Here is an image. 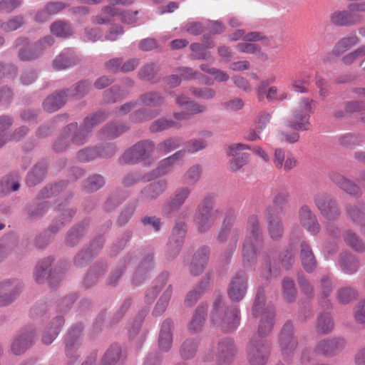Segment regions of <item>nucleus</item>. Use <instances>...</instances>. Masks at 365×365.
Masks as SVG:
<instances>
[{
  "instance_id": "obj_30",
  "label": "nucleus",
  "mask_w": 365,
  "mask_h": 365,
  "mask_svg": "<svg viewBox=\"0 0 365 365\" xmlns=\"http://www.w3.org/2000/svg\"><path fill=\"white\" fill-rule=\"evenodd\" d=\"M187 217V213L182 211L179 213L178 220L175 221L169 240L178 245H183L187 232V225L185 220Z\"/></svg>"
},
{
  "instance_id": "obj_1",
  "label": "nucleus",
  "mask_w": 365,
  "mask_h": 365,
  "mask_svg": "<svg viewBox=\"0 0 365 365\" xmlns=\"http://www.w3.org/2000/svg\"><path fill=\"white\" fill-rule=\"evenodd\" d=\"M106 118L103 113H99L85 118L79 128L76 123H71L63 128L60 136L53 145L56 152L65 150L71 143L80 145L86 142L88 132Z\"/></svg>"
},
{
  "instance_id": "obj_37",
  "label": "nucleus",
  "mask_w": 365,
  "mask_h": 365,
  "mask_svg": "<svg viewBox=\"0 0 365 365\" xmlns=\"http://www.w3.org/2000/svg\"><path fill=\"white\" fill-rule=\"evenodd\" d=\"M199 344L200 339L197 337L185 339L179 349L181 359L184 361L193 359L197 352Z\"/></svg>"
},
{
  "instance_id": "obj_36",
  "label": "nucleus",
  "mask_w": 365,
  "mask_h": 365,
  "mask_svg": "<svg viewBox=\"0 0 365 365\" xmlns=\"http://www.w3.org/2000/svg\"><path fill=\"white\" fill-rule=\"evenodd\" d=\"M331 178L334 183L349 195L356 197L361 195L362 192L361 188L356 184L345 178L344 176L337 173H333L331 175Z\"/></svg>"
},
{
  "instance_id": "obj_23",
  "label": "nucleus",
  "mask_w": 365,
  "mask_h": 365,
  "mask_svg": "<svg viewBox=\"0 0 365 365\" xmlns=\"http://www.w3.org/2000/svg\"><path fill=\"white\" fill-rule=\"evenodd\" d=\"M246 232L244 241L262 244L264 240L263 230L260 217L258 215L252 214L248 217Z\"/></svg>"
},
{
  "instance_id": "obj_16",
  "label": "nucleus",
  "mask_w": 365,
  "mask_h": 365,
  "mask_svg": "<svg viewBox=\"0 0 365 365\" xmlns=\"http://www.w3.org/2000/svg\"><path fill=\"white\" fill-rule=\"evenodd\" d=\"M138 252L126 253L121 258L118 264L110 272L106 279V284L110 287L117 286L125 269L128 267L134 265L138 259Z\"/></svg>"
},
{
  "instance_id": "obj_12",
  "label": "nucleus",
  "mask_w": 365,
  "mask_h": 365,
  "mask_svg": "<svg viewBox=\"0 0 365 365\" xmlns=\"http://www.w3.org/2000/svg\"><path fill=\"white\" fill-rule=\"evenodd\" d=\"M191 193L187 187L178 188L162 207V215L171 218L180 209Z\"/></svg>"
},
{
  "instance_id": "obj_26",
  "label": "nucleus",
  "mask_w": 365,
  "mask_h": 365,
  "mask_svg": "<svg viewBox=\"0 0 365 365\" xmlns=\"http://www.w3.org/2000/svg\"><path fill=\"white\" fill-rule=\"evenodd\" d=\"M210 250L208 247H200L194 254L190 265V273L193 276L200 275L208 262Z\"/></svg>"
},
{
  "instance_id": "obj_60",
  "label": "nucleus",
  "mask_w": 365,
  "mask_h": 365,
  "mask_svg": "<svg viewBox=\"0 0 365 365\" xmlns=\"http://www.w3.org/2000/svg\"><path fill=\"white\" fill-rule=\"evenodd\" d=\"M282 289L284 299L292 302L295 299L297 290L294 282L290 277H284L282 281Z\"/></svg>"
},
{
  "instance_id": "obj_31",
  "label": "nucleus",
  "mask_w": 365,
  "mask_h": 365,
  "mask_svg": "<svg viewBox=\"0 0 365 365\" xmlns=\"http://www.w3.org/2000/svg\"><path fill=\"white\" fill-rule=\"evenodd\" d=\"M168 187L166 180H160L146 185L140 192V198L143 200L151 201L162 195Z\"/></svg>"
},
{
  "instance_id": "obj_49",
  "label": "nucleus",
  "mask_w": 365,
  "mask_h": 365,
  "mask_svg": "<svg viewBox=\"0 0 365 365\" xmlns=\"http://www.w3.org/2000/svg\"><path fill=\"white\" fill-rule=\"evenodd\" d=\"M66 7V4L61 2L48 3L45 9L36 15V21L43 22L49 19L50 15L57 14Z\"/></svg>"
},
{
  "instance_id": "obj_34",
  "label": "nucleus",
  "mask_w": 365,
  "mask_h": 365,
  "mask_svg": "<svg viewBox=\"0 0 365 365\" xmlns=\"http://www.w3.org/2000/svg\"><path fill=\"white\" fill-rule=\"evenodd\" d=\"M64 324V319L62 316H57L53 318L46 327L42 336V342L46 345L51 344L58 335L61 327Z\"/></svg>"
},
{
  "instance_id": "obj_22",
  "label": "nucleus",
  "mask_w": 365,
  "mask_h": 365,
  "mask_svg": "<svg viewBox=\"0 0 365 365\" xmlns=\"http://www.w3.org/2000/svg\"><path fill=\"white\" fill-rule=\"evenodd\" d=\"M174 324L172 319H165L160 328L158 347L160 352L167 353L173 346Z\"/></svg>"
},
{
  "instance_id": "obj_48",
  "label": "nucleus",
  "mask_w": 365,
  "mask_h": 365,
  "mask_svg": "<svg viewBox=\"0 0 365 365\" xmlns=\"http://www.w3.org/2000/svg\"><path fill=\"white\" fill-rule=\"evenodd\" d=\"M289 197V191L284 187L276 189L273 193L272 203L277 213L283 212L284 207L288 203Z\"/></svg>"
},
{
  "instance_id": "obj_51",
  "label": "nucleus",
  "mask_w": 365,
  "mask_h": 365,
  "mask_svg": "<svg viewBox=\"0 0 365 365\" xmlns=\"http://www.w3.org/2000/svg\"><path fill=\"white\" fill-rule=\"evenodd\" d=\"M334 327V323L331 314L328 312L322 313L317 318V331L322 334L330 333Z\"/></svg>"
},
{
  "instance_id": "obj_59",
  "label": "nucleus",
  "mask_w": 365,
  "mask_h": 365,
  "mask_svg": "<svg viewBox=\"0 0 365 365\" xmlns=\"http://www.w3.org/2000/svg\"><path fill=\"white\" fill-rule=\"evenodd\" d=\"M336 294L339 303L346 304L356 298L357 292L352 287H344L339 289Z\"/></svg>"
},
{
  "instance_id": "obj_20",
  "label": "nucleus",
  "mask_w": 365,
  "mask_h": 365,
  "mask_svg": "<svg viewBox=\"0 0 365 365\" xmlns=\"http://www.w3.org/2000/svg\"><path fill=\"white\" fill-rule=\"evenodd\" d=\"M298 217L300 225L311 235H316L320 232L317 215L308 205H304L299 208Z\"/></svg>"
},
{
  "instance_id": "obj_57",
  "label": "nucleus",
  "mask_w": 365,
  "mask_h": 365,
  "mask_svg": "<svg viewBox=\"0 0 365 365\" xmlns=\"http://www.w3.org/2000/svg\"><path fill=\"white\" fill-rule=\"evenodd\" d=\"M173 162V161H160L157 168L153 169L150 173L145 175L143 178L145 180L150 181L168 174L172 170Z\"/></svg>"
},
{
  "instance_id": "obj_39",
  "label": "nucleus",
  "mask_w": 365,
  "mask_h": 365,
  "mask_svg": "<svg viewBox=\"0 0 365 365\" xmlns=\"http://www.w3.org/2000/svg\"><path fill=\"white\" fill-rule=\"evenodd\" d=\"M108 269L106 262H98L91 267L83 280V285L88 288L95 285L98 279L104 275Z\"/></svg>"
},
{
  "instance_id": "obj_19",
  "label": "nucleus",
  "mask_w": 365,
  "mask_h": 365,
  "mask_svg": "<svg viewBox=\"0 0 365 365\" xmlns=\"http://www.w3.org/2000/svg\"><path fill=\"white\" fill-rule=\"evenodd\" d=\"M241 235L240 227H235L234 228H230L222 226L218 232L217 240L219 242L223 243L227 240H229V244L227 245V250L225 253L226 260L230 259L235 252L237 242Z\"/></svg>"
},
{
  "instance_id": "obj_58",
  "label": "nucleus",
  "mask_w": 365,
  "mask_h": 365,
  "mask_svg": "<svg viewBox=\"0 0 365 365\" xmlns=\"http://www.w3.org/2000/svg\"><path fill=\"white\" fill-rule=\"evenodd\" d=\"M289 94L284 90L279 89L275 86H272L266 91L264 97L269 102L283 101L288 98Z\"/></svg>"
},
{
  "instance_id": "obj_18",
  "label": "nucleus",
  "mask_w": 365,
  "mask_h": 365,
  "mask_svg": "<svg viewBox=\"0 0 365 365\" xmlns=\"http://www.w3.org/2000/svg\"><path fill=\"white\" fill-rule=\"evenodd\" d=\"M36 330L33 327L23 329L11 344V351L16 355L24 353L34 343Z\"/></svg>"
},
{
  "instance_id": "obj_10",
  "label": "nucleus",
  "mask_w": 365,
  "mask_h": 365,
  "mask_svg": "<svg viewBox=\"0 0 365 365\" xmlns=\"http://www.w3.org/2000/svg\"><path fill=\"white\" fill-rule=\"evenodd\" d=\"M83 331V324H77L70 328L64 339L66 355L73 361L80 356L78 349L81 344Z\"/></svg>"
},
{
  "instance_id": "obj_40",
  "label": "nucleus",
  "mask_w": 365,
  "mask_h": 365,
  "mask_svg": "<svg viewBox=\"0 0 365 365\" xmlns=\"http://www.w3.org/2000/svg\"><path fill=\"white\" fill-rule=\"evenodd\" d=\"M20 187V177L17 173L6 175L0 181V197L6 196Z\"/></svg>"
},
{
  "instance_id": "obj_11",
  "label": "nucleus",
  "mask_w": 365,
  "mask_h": 365,
  "mask_svg": "<svg viewBox=\"0 0 365 365\" xmlns=\"http://www.w3.org/2000/svg\"><path fill=\"white\" fill-rule=\"evenodd\" d=\"M53 258L52 257H46L39 261L35 268L34 277L38 284L43 283L46 279L49 280L51 286H55L56 282L60 281L61 277L56 269L53 268Z\"/></svg>"
},
{
  "instance_id": "obj_41",
  "label": "nucleus",
  "mask_w": 365,
  "mask_h": 365,
  "mask_svg": "<svg viewBox=\"0 0 365 365\" xmlns=\"http://www.w3.org/2000/svg\"><path fill=\"white\" fill-rule=\"evenodd\" d=\"M123 359L121 346L114 344L106 349L101 357L100 365H116Z\"/></svg>"
},
{
  "instance_id": "obj_8",
  "label": "nucleus",
  "mask_w": 365,
  "mask_h": 365,
  "mask_svg": "<svg viewBox=\"0 0 365 365\" xmlns=\"http://www.w3.org/2000/svg\"><path fill=\"white\" fill-rule=\"evenodd\" d=\"M132 252L139 253L134 264H135L138 261L139 262L135 268L131 280L134 284L140 285L148 277L149 274L155 267L154 252L152 250L143 253L138 250L133 251Z\"/></svg>"
},
{
  "instance_id": "obj_27",
  "label": "nucleus",
  "mask_w": 365,
  "mask_h": 365,
  "mask_svg": "<svg viewBox=\"0 0 365 365\" xmlns=\"http://www.w3.org/2000/svg\"><path fill=\"white\" fill-rule=\"evenodd\" d=\"M170 277V274L168 272H161L153 281L152 285L148 288L145 292V302L147 304H152L157 297L164 288L168 278Z\"/></svg>"
},
{
  "instance_id": "obj_3",
  "label": "nucleus",
  "mask_w": 365,
  "mask_h": 365,
  "mask_svg": "<svg viewBox=\"0 0 365 365\" xmlns=\"http://www.w3.org/2000/svg\"><path fill=\"white\" fill-rule=\"evenodd\" d=\"M252 314L255 318L261 317L257 334L255 335L266 338L274 327L275 314L272 306H265V294L262 287L258 288L257 291Z\"/></svg>"
},
{
  "instance_id": "obj_44",
  "label": "nucleus",
  "mask_w": 365,
  "mask_h": 365,
  "mask_svg": "<svg viewBox=\"0 0 365 365\" xmlns=\"http://www.w3.org/2000/svg\"><path fill=\"white\" fill-rule=\"evenodd\" d=\"M87 225V222H83L70 229L66 237V245L72 247L76 246L84 236Z\"/></svg>"
},
{
  "instance_id": "obj_62",
  "label": "nucleus",
  "mask_w": 365,
  "mask_h": 365,
  "mask_svg": "<svg viewBox=\"0 0 365 365\" xmlns=\"http://www.w3.org/2000/svg\"><path fill=\"white\" fill-rule=\"evenodd\" d=\"M16 245V240L11 237H6L0 240V262L14 250Z\"/></svg>"
},
{
  "instance_id": "obj_6",
  "label": "nucleus",
  "mask_w": 365,
  "mask_h": 365,
  "mask_svg": "<svg viewBox=\"0 0 365 365\" xmlns=\"http://www.w3.org/2000/svg\"><path fill=\"white\" fill-rule=\"evenodd\" d=\"M315 103V101L312 99L302 98L297 108L293 111L292 118L287 121V126L294 130H308L310 113Z\"/></svg>"
},
{
  "instance_id": "obj_25",
  "label": "nucleus",
  "mask_w": 365,
  "mask_h": 365,
  "mask_svg": "<svg viewBox=\"0 0 365 365\" xmlns=\"http://www.w3.org/2000/svg\"><path fill=\"white\" fill-rule=\"evenodd\" d=\"M154 146V143L152 141H140L124 153V160H140L148 158L153 153Z\"/></svg>"
},
{
  "instance_id": "obj_13",
  "label": "nucleus",
  "mask_w": 365,
  "mask_h": 365,
  "mask_svg": "<svg viewBox=\"0 0 365 365\" xmlns=\"http://www.w3.org/2000/svg\"><path fill=\"white\" fill-rule=\"evenodd\" d=\"M268 235L273 241H279L284 232L283 220L273 206H268L264 214Z\"/></svg>"
},
{
  "instance_id": "obj_56",
  "label": "nucleus",
  "mask_w": 365,
  "mask_h": 365,
  "mask_svg": "<svg viewBox=\"0 0 365 365\" xmlns=\"http://www.w3.org/2000/svg\"><path fill=\"white\" fill-rule=\"evenodd\" d=\"M65 103V93H56L48 96L43 103V108L48 112H54Z\"/></svg>"
},
{
  "instance_id": "obj_46",
  "label": "nucleus",
  "mask_w": 365,
  "mask_h": 365,
  "mask_svg": "<svg viewBox=\"0 0 365 365\" xmlns=\"http://www.w3.org/2000/svg\"><path fill=\"white\" fill-rule=\"evenodd\" d=\"M359 41V37L355 34H351L347 36L341 38L334 46L333 53L339 56L351 49Z\"/></svg>"
},
{
  "instance_id": "obj_55",
  "label": "nucleus",
  "mask_w": 365,
  "mask_h": 365,
  "mask_svg": "<svg viewBox=\"0 0 365 365\" xmlns=\"http://www.w3.org/2000/svg\"><path fill=\"white\" fill-rule=\"evenodd\" d=\"M295 245L291 242L288 246L281 252L279 255V261L282 266L285 269H289L294 263L295 255Z\"/></svg>"
},
{
  "instance_id": "obj_32",
  "label": "nucleus",
  "mask_w": 365,
  "mask_h": 365,
  "mask_svg": "<svg viewBox=\"0 0 365 365\" xmlns=\"http://www.w3.org/2000/svg\"><path fill=\"white\" fill-rule=\"evenodd\" d=\"M207 315V306L200 304L195 309L194 314L187 324V329L192 334H197L202 331Z\"/></svg>"
},
{
  "instance_id": "obj_54",
  "label": "nucleus",
  "mask_w": 365,
  "mask_h": 365,
  "mask_svg": "<svg viewBox=\"0 0 365 365\" xmlns=\"http://www.w3.org/2000/svg\"><path fill=\"white\" fill-rule=\"evenodd\" d=\"M321 295L323 300L321 302L322 307L329 309L331 308V304L327 297L332 292V283L328 276L324 275L320 280Z\"/></svg>"
},
{
  "instance_id": "obj_9",
  "label": "nucleus",
  "mask_w": 365,
  "mask_h": 365,
  "mask_svg": "<svg viewBox=\"0 0 365 365\" xmlns=\"http://www.w3.org/2000/svg\"><path fill=\"white\" fill-rule=\"evenodd\" d=\"M23 283L18 279L10 278L0 281V308L14 303L20 296Z\"/></svg>"
},
{
  "instance_id": "obj_42",
  "label": "nucleus",
  "mask_w": 365,
  "mask_h": 365,
  "mask_svg": "<svg viewBox=\"0 0 365 365\" xmlns=\"http://www.w3.org/2000/svg\"><path fill=\"white\" fill-rule=\"evenodd\" d=\"M47 170V165L44 161L37 163L28 173L26 184L33 187L40 183L44 178Z\"/></svg>"
},
{
  "instance_id": "obj_7",
  "label": "nucleus",
  "mask_w": 365,
  "mask_h": 365,
  "mask_svg": "<svg viewBox=\"0 0 365 365\" xmlns=\"http://www.w3.org/2000/svg\"><path fill=\"white\" fill-rule=\"evenodd\" d=\"M277 344L283 359H291L297 347L298 341L294 335V326L290 321L283 325L278 335Z\"/></svg>"
},
{
  "instance_id": "obj_29",
  "label": "nucleus",
  "mask_w": 365,
  "mask_h": 365,
  "mask_svg": "<svg viewBox=\"0 0 365 365\" xmlns=\"http://www.w3.org/2000/svg\"><path fill=\"white\" fill-rule=\"evenodd\" d=\"M337 264L342 272L351 275L358 271L360 262L353 254L344 252L339 255Z\"/></svg>"
},
{
  "instance_id": "obj_17",
  "label": "nucleus",
  "mask_w": 365,
  "mask_h": 365,
  "mask_svg": "<svg viewBox=\"0 0 365 365\" xmlns=\"http://www.w3.org/2000/svg\"><path fill=\"white\" fill-rule=\"evenodd\" d=\"M247 290V276L245 272L240 271L231 279L227 289V294L231 300L241 301Z\"/></svg>"
},
{
  "instance_id": "obj_45",
  "label": "nucleus",
  "mask_w": 365,
  "mask_h": 365,
  "mask_svg": "<svg viewBox=\"0 0 365 365\" xmlns=\"http://www.w3.org/2000/svg\"><path fill=\"white\" fill-rule=\"evenodd\" d=\"M207 145V141L202 138L190 140L186 143L185 149L184 150H180L173 155L167 158L165 160H179L180 158H185L186 151L195 153L205 148Z\"/></svg>"
},
{
  "instance_id": "obj_15",
  "label": "nucleus",
  "mask_w": 365,
  "mask_h": 365,
  "mask_svg": "<svg viewBox=\"0 0 365 365\" xmlns=\"http://www.w3.org/2000/svg\"><path fill=\"white\" fill-rule=\"evenodd\" d=\"M314 204L320 213L329 220H335L340 215L336 202L325 193L314 197Z\"/></svg>"
},
{
  "instance_id": "obj_63",
  "label": "nucleus",
  "mask_w": 365,
  "mask_h": 365,
  "mask_svg": "<svg viewBox=\"0 0 365 365\" xmlns=\"http://www.w3.org/2000/svg\"><path fill=\"white\" fill-rule=\"evenodd\" d=\"M202 168L196 164L190 167L184 174L183 178L186 184L190 185H195L200 178Z\"/></svg>"
},
{
  "instance_id": "obj_53",
  "label": "nucleus",
  "mask_w": 365,
  "mask_h": 365,
  "mask_svg": "<svg viewBox=\"0 0 365 365\" xmlns=\"http://www.w3.org/2000/svg\"><path fill=\"white\" fill-rule=\"evenodd\" d=\"M104 178L98 174H94L86 179L82 183V189L88 192H93L105 185Z\"/></svg>"
},
{
  "instance_id": "obj_24",
  "label": "nucleus",
  "mask_w": 365,
  "mask_h": 365,
  "mask_svg": "<svg viewBox=\"0 0 365 365\" xmlns=\"http://www.w3.org/2000/svg\"><path fill=\"white\" fill-rule=\"evenodd\" d=\"M236 353V347L230 339H222L218 343L216 363L217 365H229Z\"/></svg>"
},
{
  "instance_id": "obj_28",
  "label": "nucleus",
  "mask_w": 365,
  "mask_h": 365,
  "mask_svg": "<svg viewBox=\"0 0 365 365\" xmlns=\"http://www.w3.org/2000/svg\"><path fill=\"white\" fill-rule=\"evenodd\" d=\"M261 243L244 241L242 244V264L247 269H253L257 261V247Z\"/></svg>"
},
{
  "instance_id": "obj_4",
  "label": "nucleus",
  "mask_w": 365,
  "mask_h": 365,
  "mask_svg": "<svg viewBox=\"0 0 365 365\" xmlns=\"http://www.w3.org/2000/svg\"><path fill=\"white\" fill-rule=\"evenodd\" d=\"M215 196L213 194L205 195L197 205L193 221L200 233L208 232L215 225L221 212L215 209Z\"/></svg>"
},
{
  "instance_id": "obj_38",
  "label": "nucleus",
  "mask_w": 365,
  "mask_h": 365,
  "mask_svg": "<svg viewBox=\"0 0 365 365\" xmlns=\"http://www.w3.org/2000/svg\"><path fill=\"white\" fill-rule=\"evenodd\" d=\"M225 152L227 157L243 160L250 157L251 146L241 143L228 144L225 145Z\"/></svg>"
},
{
  "instance_id": "obj_35",
  "label": "nucleus",
  "mask_w": 365,
  "mask_h": 365,
  "mask_svg": "<svg viewBox=\"0 0 365 365\" xmlns=\"http://www.w3.org/2000/svg\"><path fill=\"white\" fill-rule=\"evenodd\" d=\"M361 17L360 15L352 13L351 11H337L331 15V21L336 26L352 25L360 22Z\"/></svg>"
},
{
  "instance_id": "obj_64",
  "label": "nucleus",
  "mask_w": 365,
  "mask_h": 365,
  "mask_svg": "<svg viewBox=\"0 0 365 365\" xmlns=\"http://www.w3.org/2000/svg\"><path fill=\"white\" fill-rule=\"evenodd\" d=\"M136 207V202L128 204L127 205H125L124 208L121 210L118 217L117 224L119 226L125 225L133 217L135 211Z\"/></svg>"
},
{
  "instance_id": "obj_61",
  "label": "nucleus",
  "mask_w": 365,
  "mask_h": 365,
  "mask_svg": "<svg viewBox=\"0 0 365 365\" xmlns=\"http://www.w3.org/2000/svg\"><path fill=\"white\" fill-rule=\"evenodd\" d=\"M125 198L126 195L119 191L112 193L105 202V210L108 212L113 211L118 207Z\"/></svg>"
},
{
  "instance_id": "obj_47",
  "label": "nucleus",
  "mask_w": 365,
  "mask_h": 365,
  "mask_svg": "<svg viewBox=\"0 0 365 365\" xmlns=\"http://www.w3.org/2000/svg\"><path fill=\"white\" fill-rule=\"evenodd\" d=\"M173 294V286L169 284L165 291L163 292L157 303L155 304L153 310V315L155 317H159L162 315L166 310L170 298Z\"/></svg>"
},
{
  "instance_id": "obj_52",
  "label": "nucleus",
  "mask_w": 365,
  "mask_h": 365,
  "mask_svg": "<svg viewBox=\"0 0 365 365\" xmlns=\"http://www.w3.org/2000/svg\"><path fill=\"white\" fill-rule=\"evenodd\" d=\"M346 244L357 252H365V243L351 230H346L343 235Z\"/></svg>"
},
{
  "instance_id": "obj_14",
  "label": "nucleus",
  "mask_w": 365,
  "mask_h": 365,
  "mask_svg": "<svg viewBox=\"0 0 365 365\" xmlns=\"http://www.w3.org/2000/svg\"><path fill=\"white\" fill-rule=\"evenodd\" d=\"M346 340L343 337L325 339L317 344L314 352L318 355L332 357L341 351L346 347Z\"/></svg>"
},
{
  "instance_id": "obj_43",
  "label": "nucleus",
  "mask_w": 365,
  "mask_h": 365,
  "mask_svg": "<svg viewBox=\"0 0 365 365\" xmlns=\"http://www.w3.org/2000/svg\"><path fill=\"white\" fill-rule=\"evenodd\" d=\"M51 204L48 201L34 203L27 206L25 210L26 218L30 221H35L42 217L48 210Z\"/></svg>"
},
{
  "instance_id": "obj_2",
  "label": "nucleus",
  "mask_w": 365,
  "mask_h": 365,
  "mask_svg": "<svg viewBox=\"0 0 365 365\" xmlns=\"http://www.w3.org/2000/svg\"><path fill=\"white\" fill-rule=\"evenodd\" d=\"M212 322L225 332L235 331L240 325V310L237 306L226 305L217 296L212 304L210 313Z\"/></svg>"
},
{
  "instance_id": "obj_21",
  "label": "nucleus",
  "mask_w": 365,
  "mask_h": 365,
  "mask_svg": "<svg viewBox=\"0 0 365 365\" xmlns=\"http://www.w3.org/2000/svg\"><path fill=\"white\" fill-rule=\"evenodd\" d=\"M116 151V147L113 143H106L93 148H86L78 152V158L82 160H91L93 158H111Z\"/></svg>"
},
{
  "instance_id": "obj_50",
  "label": "nucleus",
  "mask_w": 365,
  "mask_h": 365,
  "mask_svg": "<svg viewBox=\"0 0 365 365\" xmlns=\"http://www.w3.org/2000/svg\"><path fill=\"white\" fill-rule=\"evenodd\" d=\"M67 181L62 180L57 183L44 187L38 194V199H46L56 196L67 186Z\"/></svg>"
},
{
  "instance_id": "obj_5",
  "label": "nucleus",
  "mask_w": 365,
  "mask_h": 365,
  "mask_svg": "<svg viewBox=\"0 0 365 365\" xmlns=\"http://www.w3.org/2000/svg\"><path fill=\"white\" fill-rule=\"evenodd\" d=\"M247 358L250 365H265L271 352V343L266 338L253 335L246 349Z\"/></svg>"
},
{
  "instance_id": "obj_33",
  "label": "nucleus",
  "mask_w": 365,
  "mask_h": 365,
  "mask_svg": "<svg viewBox=\"0 0 365 365\" xmlns=\"http://www.w3.org/2000/svg\"><path fill=\"white\" fill-rule=\"evenodd\" d=\"M300 259L304 269L308 273H312L317 267V262L312 247L305 241L300 244Z\"/></svg>"
}]
</instances>
